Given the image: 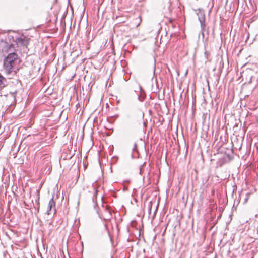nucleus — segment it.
<instances>
[{
    "label": "nucleus",
    "instance_id": "obj_1",
    "mask_svg": "<svg viewBox=\"0 0 258 258\" xmlns=\"http://www.w3.org/2000/svg\"><path fill=\"white\" fill-rule=\"evenodd\" d=\"M20 60L17 53H11L4 58L3 69L7 76L15 75L19 70Z\"/></svg>",
    "mask_w": 258,
    "mask_h": 258
},
{
    "label": "nucleus",
    "instance_id": "obj_2",
    "mask_svg": "<svg viewBox=\"0 0 258 258\" xmlns=\"http://www.w3.org/2000/svg\"><path fill=\"white\" fill-rule=\"evenodd\" d=\"M14 41L16 43L18 47L19 45L24 47H27L29 43V39L22 35L19 37H16Z\"/></svg>",
    "mask_w": 258,
    "mask_h": 258
},
{
    "label": "nucleus",
    "instance_id": "obj_3",
    "mask_svg": "<svg viewBox=\"0 0 258 258\" xmlns=\"http://www.w3.org/2000/svg\"><path fill=\"white\" fill-rule=\"evenodd\" d=\"M197 15L198 17V20L201 24L202 33L204 36V31L206 26L205 13L204 11L199 10V11L197 13Z\"/></svg>",
    "mask_w": 258,
    "mask_h": 258
},
{
    "label": "nucleus",
    "instance_id": "obj_4",
    "mask_svg": "<svg viewBox=\"0 0 258 258\" xmlns=\"http://www.w3.org/2000/svg\"><path fill=\"white\" fill-rule=\"evenodd\" d=\"M55 212V202L54 201L53 198H52L49 202L46 213L47 215H50L52 213L54 214Z\"/></svg>",
    "mask_w": 258,
    "mask_h": 258
},
{
    "label": "nucleus",
    "instance_id": "obj_5",
    "mask_svg": "<svg viewBox=\"0 0 258 258\" xmlns=\"http://www.w3.org/2000/svg\"><path fill=\"white\" fill-rule=\"evenodd\" d=\"M15 50L16 47H15V45L13 44H7L4 48V51L8 54H10L11 53H15L14 52Z\"/></svg>",
    "mask_w": 258,
    "mask_h": 258
},
{
    "label": "nucleus",
    "instance_id": "obj_6",
    "mask_svg": "<svg viewBox=\"0 0 258 258\" xmlns=\"http://www.w3.org/2000/svg\"><path fill=\"white\" fill-rule=\"evenodd\" d=\"M8 85L7 79L0 73V90Z\"/></svg>",
    "mask_w": 258,
    "mask_h": 258
},
{
    "label": "nucleus",
    "instance_id": "obj_7",
    "mask_svg": "<svg viewBox=\"0 0 258 258\" xmlns=\"http://www.w3.org/2000/svg\"><path fill=\"white\" fill-rule=\"evenodd\" d=\"M16 94H17V91H14L13 92H10V94L11 95L12 97L14 98V99H15V98H16Z\"/></svg>",
    "mask_w": 258,
    "mask_h": 258
},
{
    "label": "nucleus",
    "instance_id": "obj_8",
    "mask_svg": "<svg viewBox=\"0 0 258 258\" xmlns=\"http://www.w3.org/2000/svg\"><path fill=\"white\" fill-rule=\"evenodd\" d=\"M204 54H205V57H206V58L208 59V56L209 55V53L208 51H206L205 52V53H204Z\"/></svg>",
    "mask_w": 258,
    "mask_h": 258
},
{
    "label": "nucleus",
    "instance_id": "obj_9",
    "mask_svg": "<svg viewBox=\"0 0 258 258\" xmlns=\"http://www.w3.org/2000/svg\"><path fill=\"white\" fill-rule=\"evenodd\" d=\"M172 20H171V19H170V21H169V22H170V23H171V22H172Z\"/></svg>",
    "mask_w": 258,
    "mask_h": 258
}]
</instances>
